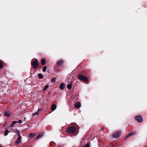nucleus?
I'll return each instance as SVG.
<instances>
[{
  "mask_svg": "<svg viewBox=\"0 0 147 147\" xmlns=\"http://www.w3.org/2000/svg\"><path fill=\"white\" fill-rule=\"evenodd\" d=\"M78 78L79 79L84 81H87L88 80V78L85 76L80 75L79 76Z\"/></svg>",
  "mask_w": 147,
  "mask_h": 147,
  "instance_id": "obj_3",
  "label": "nucleus"
},
{
  "mask_svg": "<svg viewBox=\"0 0 147 147\" xmlns=\"http://www.w3.org/2000/svg\"><path fill=\"white\" fill-rule=\"evenodd\" d=\"M133 134L132 133H130L126 137L127 138H128V137L130 136H131Z\"/></svg>",
  "mask_w": 147,
  "mask_h": 147,
  "instance_id": "obj_24",
  "label": "nucleus"
},
{
  "mask_svg": "<svg viewBox=\"0 0 147 147\" xmlns=\"http://www.w3.org/2000/svg\"><path fill=\"white\" fill-rule=\"evenodd\" d=\"M83 147H90L89 144H87L86 145L84 146Z\"/></svg>",
  "mask_w": 147,
  "mask_h": 147,
  "instance_id": "obj_25",
  "label": "nucleus"
},
{
  "mask_svg": "<svg viewBox=\"0 0 147 147\" xmlns=\"http://www.w3.org/2000/svg\"><path fill=\"white\" fill-rule=\"evenodd\" d=\"M72 85L71 84H68L67 86V88L69 89H70L71 88Z\"/></svg>",
  "mask_w": 147,
  "mask_h": 147,
  "instance_id": "obj_16",
  "label": "nucleus"
},
{
  "mask_svg": "<svg viewBox=\"0 0 147 147\" xmlns=\"http://www.w3.org/2000/svg\"><path fill=\"white\" fill-rule=\"evenodd\" d=\"M47 67L46 66H44L43 67V71L44 72H45L46 71L47 69Z\"/></svg>",
  "mask_w": 147,
  "mask_h": 147,
  "instance_id": "obj_21",
  "label": "nucleus"
},
{
  "mask_svg": "<svg viewBox=\"0 0 147 147\" xmlns=\"http://www.w3.org/2000/svg\"><path fill=\"white\" fill-rule=\"evenodd\" d=\"M24 119H26V117H24Z\"/></svg>",
  "mask_w": 147,
  "mask_h": 147,
  "instance_id": "obj_28",
  "label": "nucleus"
},
{
  "mask_svg": "<svg viewBox=\"0 0 147 147\" xmlns=\"http://www.w3.org/2000/svg\"><path fill=\"white\" fill-rule=\"evenodd\" d=\"M56 79L55 78H53L51 79V82L52 83L55 82L56 81Z\"/></svg>",
  "mask_w": 147,
  "mask_h": 147,
  "instance_id": "obj_23",
  "label": "nucleus"
},
{
  "mask_svg": "<svg viewBox=\"0 0 147 147\" xmlns=\"http://www.w3.org/2000/svg\"><path fill=\"white\" fill-rule=\"evenodd\" d=\"M43 135V134L42 133H40L39 134L36 138L35 139L37 140L38 139V138H41L42 136Z\"/></svg>",
  "mask_w": 147,
  "mask_h": 147,
  "instance_id": "obj_12",
  "label": "nucleus"
},
{
  "mask_svg": "<svg viewBox=\"0 0 147 147\" xmlns=\"http://www.w3.org/2000/svg\"><path fill=\"white\" fill-rule=\"evenodd\" d=\"M9 131L7 129H6L5 131V133L4 134V135L5 136H6L8 133H9Z\"/></svg>",
  "mask_w": 147,
  "mask_h": 147,
  "instance_id": "obj_19",
  "label": "nucleus"
},
{
  "mask_svg": "<svg viewBox=\"0 0 147 147\" xmlns=\"http://www.w3.org/2000/svg\"><path fill=\"white\" fill-rule=\"evenodd\" d=\"M136 120L139 122H142L143 121L142 117L140 116H137L135 117Z\"/></svg>",
  "mask_w": 147,
  "mask_h": 147,
  "instance_id": "obj_5",
  "label": "nucleus"
},
{
  "mask_svg": "<svg viewBox=\"0 0 147 147\" xmlns=\"http://www.w3.org/2000/svg\"><path fill=\"white\" fill-rule=\"evenodd\" d=\"M3 67V63L1 61H0V69Z\"/></svg>",
  "mask_w": 147,
  "mask_h": 147,
  "instance_id": "obj_22",
  "label": "nucleus"
},
{
  "mask_svg": "<svg viewBox=\"0 0 147 147\" xmlns=\"http://www.w3.org/2000/svg\"><path fill=\"white\" fill-rule=\"evenodd\" d=\"M75 106L77 108H79L81 106L80 103L79 102H77L75 103Z\"/></svg>",
  "mask_w": 147,
  "mask_h": 147,
  "instance_id": "obj_7",
  "label": "nucleus"
},
{
  "mask_svg": "<svg viewBox=\"0 0 147 147\" xmlns=\"http://www.w3.org/2000/svg\"><path fill=\"white\" fill-rule=\"evenodd\" d=\"M49 87V85H47L46 86H45L44 87V89H43V91L44 92Z\"/></svg>",
  "mask_w": 147,
  "mask_h": 147,
  "instance_id": "obj_18",
  "label": "nucleus"
},
{
  "mask_svg": "<svg viewBox=\"0 0 147 147\" xmlns=\"http://www.w3.org/2000/svg\"><path fill=\"white\" fill-rule=\"evenodd\" d=\"M31 64L34 68H37L38 66V62L36 59L32 61L31 62Z\"/></svg>",
  "mask_w": 147,
  "mask_h": 147,
  "instance_id": "obj_2",
  "label": "nucleus"
},
{
  "mask_svg": "<svg viewBox=\"0 0 147 147\" xmlns=\"http://www.w3.org/2000/svg\"><path fill=\"white\" fill-rule=\"evenodd\" d=\"M120 134L121 131H117L115 132V133L113 134V136L114 138H117L119 136Z\"/></svg>",
  "mask_w": 147,
  "mask_h": 147,
  "instance_id": "obj_4",
  "label": "nucleus"
},
{
  "mask_svg": "<svg viewBox=\"0 0 147 147\" xmlns=\"http://www.w3.org/2000/svg\"><path fill=\"white\" fill-rule=\"evenodd\" d=\"M56 108V106L55 104H53L51 106V109L52 111H54Z\"/></svg>",
  "mask_w": 147,
  "mask_h": 147,
  "instance_id": "obj_11",
  "label": "nucleus"
},
{
  "mask_svg": "<svg viewBox=\"0 0 147 147\" xmlns=\"http://www.w3.org/2000/svg\"><path fill=\"white\" fill-rule=\"evenodd\" d=\"M76 128L73 126L69 127L67 129V132L71 134H74L76 132Z\"/></svg>",
  "mask_w": 147,
  "mask_h": 147,
  "instance_id": "obj_1",
  "label": "nucleus"
},
{
  "mask_svg": "<svg viewBox=\"0 0 147 147\" xmlns=\"http://www.w3.org/2000/svg\"><path fill=\"white\" fill-rule=\"evenodd\" d=\"M11 113L10 112L8 111H5L4 113V115L7 117H8L10 116Z\"/></svg>",
  "mask_w": 147,
  "mask_h": 147,
  "instance_id": "obj_9",
  "label": "nucleus"
},
{
  "mask_svg": "<svg viewBox=\"0 0 147 147\" xmlns=\"http://www.w3.org/2000/svg\"><path fill=\"white\" fill-rule=\"evenodd\" d=\"M41 110V109H39L36 112H35V113H33L32 114V116H34L35 115H38L39 114V112Z\"/></svg>",
  "mask_w": 147,
  "mask_h": 147,
  "instance_id": "obj_8",
  "label": "nucleus"
},
{
  "mask_svg": "<svg viewBox=\"0 0 147 147\" xmlns=\"http://www.w3.org/2000/svg\"><path fill=\"white\" fill-rule=\"evenodd\" d=\"M17 122V123H22V120H20L18 121Z\"/></svg>",
  "mask_w": 147,
  "mask_h": 147,
  "instance_id": "obj_26",
  "label": "nucleus"
},
{
  "mask_svg": "<svg viewBox=\"0 0 147 147\" xmlns=\"http://www.w3.org/2000/svg\"><path fill=\"white\" fill-rule=\"evenodd\" d=\"M17 134L18 135V137L20 136H21L20 134V131H18L17 132Z\"/></svg>",
  "mask_w": 147,
  "mask_h": 147,
  "instance_id": "obj_27",
  "label": "nucleus"
},
{
  "mask_svg": "<svg viewBox=\"0 0 147 147\" xmlns=\"http://www.w3.org/2000/svg\"><path fill=\"white\" fill-rule=\"evenodd\" d=\"M38 77L39 78L41 79L43 78V76L40 73L38 74Z\"/></svg>",
  "mask_w": 147,
  "mask_h": 147,
  "instance_id": "obj_15",
  "label": "nucleus"
},
{
  "mask_svg": "<svg viewBox=\"0 0 147 147\" xmlns=\"http://www.w3.org/2000/svg\"><path fill=\"white\" fill-rule=\"evenodd\" d=\"M0 147H2L1 146H0Z\"/></svg>",
  "mask_w": 147,
  "mask_h": 147,
  "instance_id": "obj_29",
  "label": "nucleus"
},
{
  "mask_svg": "<svg viewBox=\"0 0 147 147\" xmlns=\"http://www.w3.org/2000/svg\"><path fill=\"white\" fill-rule=\"evenodd\" d=\"M41 62L43 65H44L46 63V61L44 59H42L41 61Z\"/></svg>",
  "mask_w": 147,
  "mask_h": 147,
  "instance_id": "obj_14",
  "label": "nucleus"
},
{
  "mask_svg": "<svg viewBox=\"0 0 147 147\" xmlns=\"http://www.w3.org/2000/svg\"><path fill=\"white\" fill-rule=\"evenodd\" d=\"M35 135V134L34 133H31L29 135L30 137L31 138L34 137Z\"/></svg>",
  "mask_w": 147,
  "mask_h": 147,
  "instance_id": "obj_20",
  "label": "nucleus"
},
{
  "mask_svg": "<svg viewBox=\"0 0 147 147\" xmlns=\"http://www.w3.org/2000/svg\"><path fill=\"white\" fill-rule=\"evenodd\" d=\"M22 137L20 136L18 137L17 140L16 141L15 143L16 144H18L19 143H20L22 141Z\"/></svg>",
  "mask_w": 147,
  "mask_h": 147,
  "instance_id": "obj_6",
  "label": "nucleus"
},
{
  "mask_svg": "<svg viewBox=\"0 0 147 147\" xmlns=\"http://www.w3.org/2000/svg\"><path fill=\"white\" fill-rule=\"evenodd\" d=\"M63 62V61L62 60H60L57 62V65L58 66L61 65L62 64Z\"/></svg>",
  "mask_w": 147,
  "mask_h": 147,
  "instance_id": "obj_10",
  "label": "nucleus"
},
{
  "mask_svg": "<svg viewBox=\"0 0 147 147\" xmlns=\"http://www.w3.org/2000/svg\"><path fill=\"white\" fill-rule=\"evenodd\" d=\"M17 123V121H13L12 122V123L10 125V126L12 127L13 126V125Z\"/></svg>",
  "mask_w": 147,
  "mask_h": 147,
  "instance_id": "obj_17",
  "label": "nucleus"
},
{
  "mask_svg": "<svg viewBox=\"0 0 147 147\" xmlns=\"http://www.w3.org/2000/svg\"><path fill=\"white\" fill-rule=\"evenodd\" d=\"M64 85L63 83H62L60 85L59 88L60 89L63 90L64 89Z\"/></svg>",
  "mask_w": 147,
  "mask_h": 147,
  "instance_id": "obj_13",
  "label": "nucleus"
}]
</instances>
